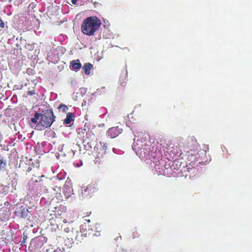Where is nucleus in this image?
<instances>
[{"label":"nucleus","instance_id":"6ab92c4d","mask_svg":"<svg viewBox=\"0 0 252 252\" xmlns=\"http://www.w3.org/2000/svg\"><path fill=\"white\" fill-rule=\"evenodd\" d=\"M64 231L65 232H67V233H69L70 232V230H69V228H66L64 229Z\"/></svg>","mask_w":252,"mask_h":252},{"label":"nucleus","instance_id":"ddd939ff","mask_svg":"<svg viewBox=\"0 0 252 252\" xmlns=\"http://www.w3.org/2000/svg\"><path fill=\"white\" fill-rule=\"evenodd\" d=\"M25 47L29 50H32L33 49V46L32 45L27 44L25 45Z\"/></svg>","mask_w":252,"mask_h":252},{"label":"nucleus","instance_id":"dca6fc26","mask_svg":"<svg viewBox=\"0 0 252 252\" xmlns=\"http://www.w3.org/2000/svg\"><path fill=\"white\" fill-rule=\"evenodd\" d=\"M3 189H4V192L6 193L8 191V188L7 187H4Z\"/></svg>","mask_w":252,"mask_h":252},{"label":"nucleus","instance_id":"423d86ee","mask_svg":"<svg viewBox=\"0 0 252 252\" xmlns=\"http://www.w3.org/2000/svg\"><path fill=\"white\" fill-rule=\"evenodd\" d=\"M72 67L74 69H78L81 68V63L79 60L73 61L71 62Z\"/></svg>","mask_w":252,"mask_h":252},{"label":"nucleus","instance_id":"39448f33","mask_svg":"<svg viewBox=\"0 0 252 252\" xmlns=\"http://www.w3.org/2000/svg\"><path fill=\"white\" fill-rule=\"evenodd\" d=\"M93 67V65L90 63H85L82 67V69L84 70L86 74H90L91 70Z\"/></svg>","mask_w":252,"mask_h":252},{"label":"nucleus","instance_id":"2eb2a0df","mask_svg":"<svg viewBox=\"0 0 252 252\" xmlns=\"http://www.w3.org/2000/svg\"><path fill=\"white\" fill-rule=\"evenodd\" d=\"M3 163V159L2 158L0 157V166H2V164ZM5 164V163L4 162V165Z\"/></svg>","mask_w":252,"mask_h":252},{"label":"nucleus","instance_id":"4be33fe9","mask_svg":"<svg viewBox=\"0 0 252 252\" xmlns=\"http://www.w3.org/2000/svg\"><path fill=\"white\" fill-rule=\"evenodd\" d=\"M104 23H106V22H108V21H106V20H105L104 21Z\"/></svg>","mask_w":252,"mask_h":252},{"label":"nucleus","instance_id":"f3484780","mask_svg":"<svg viewBox=\"0 0 252 252\" xmlns=\"http://www.w3.org/2000/svg\"><path fill=\"white\" fill-rule=\"evenodd\" d=\"M53 252H62V250L60 249H57L54 250Z\"/></svg>","mask_w":252,"mask_h":252},{"label":"nucleus","instance_id":"0eeeda50","mask_svg":"<svg viewBox=\"0 0 252 252\" xmlns=\"http://www.w3.org/2000/svg\"><path fill=\"white\" fill-rule=\"evenodd\" d=\"M73 115L71 113H68L67 114L66 118L64 120V123L65 124H69L70 122L73 121Z\"/></svg>","mask_w":252,"mask_h":252},{"label":"nucleus","instance_id":"5701e85b","mask_svg":"<svg viewBox=\"0 0 252 252\" xmlns=\"http://www.w3.org/2000/svg\"><path fill=\"white\" fill-rule=\"evenodd\" d=\"M9 2H11L12 1V0H7Z\"/></svg>","mask_w":252,"mask_h":252},{"label":"nucleus","instance_id":"4468645a","mask_svg":"<svg viewBox=\"0 0 252 252\" xmlns=\"http://www.w3.org/2000/svg\"><path fill=\"white\" fill-rule=\"evenodd\" d=\"M4 23L1 20H0V27L3 28H4Z\"/></svg>","mask_w":252,"mask_h":252},{"label":"nucleus","instance_id":"9b49d317","mask_svg":"<svg viewBox=\"0 0 252 252\" xmlns=\"http://www.w3.org/2000/svg\"><path fill=\"white\" fill-rule=\"evenodd\" d=\"M59 110L63 112H65L68 109V107L64 104H61L59 107Z\"/></svg>","mask_w":252,"mask_h":252},{"label":"nucleus","instance_id":"1a4fd4ad","mask_svg":"<svg viewBox=\"0 0 252 252\" xmlns=\"http://www.w3.org/2000/svg\"><path fill=\"white\" fill-rule=\"evenodd\" d=\"M93 185H89L86 189L84 190V191H82V193L84 194L85 196H87L89 194V193H87V191H91V190L93 189Z\"/></svg>","mask_w":252,"mask_h":252},{"label":"nucleus","instance_id":"7ed1b4c3","mask_svg":"<svg viewBox=\"0 0 252 252\" xmlns=\"http://www.w3.org/2000/svg\"><path fill=\"white\" fill-rule=\"evenodd\" d=\"M122 132V129L117 127H111L107 131L108 135L111 138H114L117 136L119 134Z\"/></svg>","mask_w":252,"mask_h":252},{"label":"nucleus","instance_id":"f8f14e48","mask_svg":"<svg viewBox=\"0 0 252 252\" xmlns=\"http://www.w3.org/2000/svg\"><path fill=\"white\" fill-rule=\"evenodd\" d=\"M134 141H135V140L134 139ZM138 145L137 143H136L135 142H134L133 145H132V149L134 151H136L139 149L140 148V147H137V146Z\"/></svg>","mask_w":252,"mask_h":252},{"label":"nucleus","instance_id":"a211bd4d","mask_svg":"<svg viewBox=\"0 0 252 252\" xmlns=\"http://www.w3.org/2000/svg\"><path fill=\"white\" fill-rule=\"evenodd\" d=\"M71 1L73 4H77V0H72Z\"/></svg>","mask_w":252,"mask_h":252},{"label":"nucleus","instance_id":"f257e3e1","mask_svg":"<svg viewBox=\"0 0 252 252\" xmlns=\"http://www.w3.org/2000/svg\"><path fill=\"white\" fill-rule=\"evenodd\" d=\"M100 25L101 22L97 17H90L84 21L81 26L82 31L84 34L93 35Z\"/></svg>","mask_w":252,"mask_h":252},{"label":"nucleus","instance_id":"412c9836","mask_svg":"<svg viewBox=\"0 0 252 252\" xmlns=\"http://www.w3.org/2000/svg\"><path fill=\"white\" fill-rule=\"evenodd\" d=\"M104 23H106V22H108V21H106V20H105L104 21Z\"/></svg>","mask_w":252,"mask_h":252},{"label":"nucleus","instance_id":"9d476101","mask_svg":"<svg viewBox=\"0 0 252 252\" xmlns=\"http://www.w3.org/2000/svg\"><path fill=\"white\" fill-rule=\"evenodd\" d=\"M40 118V114L38 113H36L34 115V118L31 119V121L33 123H36L37 122V120Z\"/></svg>","mask_w":252,"mask_h":252},{"label":"nucleus","instance_id":"6e6552de","mask_svg":"<svg viewBox=\"0 0 252 252\" xmlns=\"http://www.w3.org/2000/svg\"><path fill=\"white\" fill-rule=\"evenodd\" d=\"M29 211L28 209L23 208L21 210V217L23 218H26L28 217Z\"/></svg>","mask_w":252,"mask_h":252},{"label":"nucleus","instance_id":"f03ea898","mask_svg":"<svg viewBox=\"0 0 252 252\" xmlns=\"http://www.w3.org/2000/svg\"><path fill=\"white\" fill-rule=\"evenodd\" d=\"M40 121L35 129L38 130L50 127L55 120V116L50 110H46L40 114Z\"/></svg>","mask_w":252,"mask_h":252},{"label":"nucleus","instance_id":"aec40b11","mask_svg":"<svg viewBox=\"0 0 252 252\" xmlns=\"http://www.w3.org/2000/svg\"><path fill=\"white\" fill-rule=\"evenodd\" d=\"M28 94L30 95H32L33 94V93L32 91H29L28 92Z\"/></svg>","mask_w":252,"mask_h":252},{"label":"nucleus","instance_id":"20e7f679","mask_svg":"<svg viewBox=\"0 0 252 252\" xmlns=\"http://www.w3.org/2000/svg\"><path fill=\"white\" fill-rule=\"evenodd\" d=\"M63 190L66 197H69L73 193V189L69 182H65Z\"/></svg>","mask_w":252,"mask_h":252}]
</instances>
